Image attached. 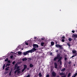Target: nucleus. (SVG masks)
I'll return each mask as SVG.
<instances>
[{
    "mask_svg": "<svg viewBox=\"0 0 77 77\" xmlns=\"http://www.w3.org/2000/svg\"><path fill=\"white\" fill-rule=\"evenodd\" d=\"M33 48L31 50H33V52H32V53H33L35 51L37 50V48H38V45L37 44H34L33 45Z\"/></svg>",
    "mask_w": 77,
    "mask_h": 77,
    "instance_id": "nucleus-1",
    "label": "nucleus"
},
{
    "mask_svg": "<svg viewBox=\"0 0 77 77\" xmlns=\"http://www.w3.org/2000/svg\"><path fill=\"white\" fill-rule=\"evenodd\" d=\"M33 51H34L33 50H29L23 53V55H24V56H26V55H27V54H28V53H33Z\"/></svg>",
    "mask_w": 77,
    "mask_h": 77,
    "instance_id": "nucleus-2",
    "label": "nucleus"
},
{
    "mask_svg": "<svg viewBox=\"0 0 77 77\" xmlns=\"http://www.w3.org/2000/svg\"><path fill=\"white\" fill-rule=\"evenodd\" d=\"M55 46L56 47H57V48H60L61 50H63V48L62 47V45H60L59 44L56 45Z\"/></svg>",
    "mask_w": 77,
    "mask_h": 77,
    "instance_id": "nucleus-3",
    "label": "nucleus"
},
{
    "mask_svg": "<svg viewBox=\"0 0 77 77\" xmlns=\"http://www.w3.org/2000/svg\"><path fill=\"white\" fill-rule=\"evenodd\" d=\"M52 77H55L56 76V73L54 71L52 72Z\"/></svg>",
    "mask_w": 77,
    "mask_h": 77,
    "instance_id": "nucleus-4",
    "label": "nucleus"
},
{
    "mask_svg": "<svg viewBox=\"0 0 77 77\" xmlns=\"http://www.w3.org/2000/svg\"><path fill=\"white\" fill-rule=\"evenodd\" d=\"M54 68L55 69H57V63H54Z\"/></svg>",
    "mask_w": 77,
    "mask_h": 77,
    "instance_id": "nucleus-5",
    "label": "nucleus"
},
{
    "mask_svg": "<svg viewBox=\"0 0 77 77\" xmlns=\"http://www.w3.org/2000/svg\"><path fill=\"white\" fill-rule=\"evenodd\" d=\"M62 57H60V58L58 59V60L57 61V62H60V61H62L61 60H62Z\"/></svg>",
    "mask_w": 77,
    "mask_h": 77,
    "instance_id": "nucleus-6",
    "label": "nucleus"
},
{
    "mask_svg": "<svg viewBox=\"0 0 77 77\" xmlns=\"http://www.w3.org/2000/svg\"><path fill=\"white\" fill-rule=\"evenodd\" d=\"M27 60V59L26 58H25L22 59L23 61H26Z\"/></svg>",
    "mask_w": 77,
    "mask_h": 77,
    "instance_id": "nucleus-7",
    "label": "nucleus"
},
{
    "mask_svg": "<svg viewBox=\"0 0 77 77\" xmlns=\"http://www.w3.org/2000/svg\"><path fill=\"white\" fill-rule=\"evenodd\" d=\"M76 52V51L75 50H73L72 51V53L73 54H75Z\"/></svg>",
    "mask_w": 77,
    "mask_h": 77,
    "instance_id": "nucleus-8",
    "label": "nucleus"
},
{
    "mask_svg": "<svg viewBox=\"0 0 77 77\" xmlns=\"http://www.w3.org/2000/svg\"><path fill=\"white\" fill-rule=\"evenodd\" d=\"M57 59H58V58H57V57H55L54 58V61H56V60H57Z\"/></svg>",
    "mask_w": 77,
    "mask_h": 77,
    "instance_id": "nucleus-9",
    "label": "nucleus"
},
{
    "mask_svg": "<svg viewBox=\"0 0 77 77\" xmlns=\"http://www.w3.org/2000/svg\"><path fill=\"white\" fill-rule=\"evenodd\" d=\"M64 74H65V73H63V72L60 73L59 74V75H64Z\"/></svg>",
    "mask_w": 77,
    "mask_h": 77,
    "instance_id": "nucleus-10",
    "label": "nucleus"
},
{
    "mask_svg": "<svg viewBox=\"0 0 77 77\" xmlns=\"http://www.w3.org/2000/svg\"><path fill=\"white\" fill-rule=\"evenodd\" d=\"M60 54H58L57 55V57L58 58V59H59V58H60Z\"/></svg>",
    "mask_w": 77,
    "mask_h": 77,
    "instance_id": "nucleus-11",
    "label": "nucleus"
},
{
    "mask_svg": "<svg viewBox=\"0 0 77 77\" xmlns=\"http://www.w3.org/2000/svg\"><path fill=\"white\" fill-rule=\"evenodd\" d=\"M29 67H30V68H32L33 67V65H32V64L31 63L29 65Z\"/></svg>",
    "mask_w": 77,
    "mask_h": 77,
    "instance_id": "nucleus-12",
    "label": "nucleus"
},
{
    "mask_svg": "<svg viewBox=\"0 0 77 77\" xmlns=\"http://www.w3.org/2000/svg\"><path fill=\"white\" fill-rule=\"evenodd\" d=\"M66 69L65 68H64L63 69H62L61 70V71H62V72H63V71H64L65 70H66Z\"/></svg>",
    "mask_w": 77,
    "mask_h": 77,
    "instance_id": "nucleus-13",
    "label": "nucleus"
},
{
    "mask_svg": "<svg viewBox=\"0 0 77 77\" xmlns=\"http://www.w3.org/2000/svg\"><path fill=\"white\" fill-rule=\"evenodd\" d=\"M73 37H75V38H77V35L76 34H73L72 35Z\"/></svg>",
    "mask_w": 77,
    "mask_h": 77,
    "instance_id": "nucleus-14",
    "label": "nucleus"
},
{
    "mask_svg": "<svg viewBox=\"0 0 77 77\" xmlns=\"http://www.w3.org/2000/svg\"><path fill=\"white\" fill-rule=\"evenodd\" d=\"M24 67L23 69H26L27 68V65H24Z\"/></svg>",
    "mask_w": 77,
    "mask_h": 77,
    "instance_id": "nucleus-15",
    "label": "nucleus"
},
{
    "mask_svg": "<svg viewBox=\"0 0 77 77\" xmlns=\"http://www.w3.org/2000/svg\"><path fill=\"white\" fill-rule=\"evenodd\" d=\"M12 69H11V70L10 72V73H9V76H11V72H12Z\"/></svg>",
    "mask_w": 77,
    "mask_h": 77,
    "instance_id": "nucleus-16",
    "label": "nucleus"
},
{
    "mask_svg": "<svg viewBox=\"0 0 77 77\" xmlns=\"http://www.w3.org/2000/svg\"><path fill=\"white\" fill-rule=\"evenodd\" d=\"M51 45H54V43L53 42H52L51 43Z\"/></svg>",
    "mask_w": 77,
    "mask_h": 77,
    "instance_id": "nucleus-17",
    "label": "nucleus"
},
{
    "mask_svg": "<svg viewBox=\"0 0 77 77\" xmlns=\"http://www.w3.org/2000/svg\"><path fill=\"white\" fill-rule=\"evenodd\" d=\"M18 64L17 63L15 64V69H16V68L17 67Z\"/></svg>",
    "mask_w": 77,
    "mask_h": 77,
    "instance_id": "nucleus-18",
    "label": "nucleus"
},
{
    "mask_svg": "<svg viewBox=\"0 0 77 77\" xmlns=\"http://www.w3.org/2000/svg\"><path fill=\"white\" fill-rule=\"evenodd\" d=\"M77 75V73H75L74 75H73V77H75Z\"/></svg>",
    "mask_w": 77,
    "mask_h": 77,
    "instance_id": "nucleus-19",
    "label": "nucleus"
},
{
    "mask_svg": "<svg viewBox=\"0 0 77 77\" xmlns=\"http://www.w3.org/2000/svg\"><path fill=\"white\" fill-rule=\"evenodd\" d=\"M41 46H44V42H42L41 43Z\"/></svg>",
    "mask_w": 77,
    "mask_h": 77,
    "instance_id": "nucleus-20",
    "label": "nucleus"
},
{
    "mask_svg": "<svg viewBox=\"0 0 77 77\" xmlns=\"http://www.w3.org/2000/svg\"><path fill=\"white\" fill-rule=\"evenodd\" d=\"M67 45H68V46H69V48L70 47V44H69V43H67Z\"/></svg>",
    "mask_w": 77,
    "mask_h": 77,
    "instance_id": "nucleus-21",
    "label": "nucleus"
},
{
    "mask_svg": "<svg viewBox=\"0 0 77 77\" xmlns=\"http://www.w3.org/2000/svg\"><path fill=\"white\" fill-rule=\"evenodd\" d=\"M68 40L70 42H71V41H72V38H69Z\"/></svg>",
    "mask_w": 77,
    "mask_h": 77,
    "instance_id": "nucleus-22",
    "label": "nucleus"
},
{
    "mask_svg": "<svg viewBox=\"0 0 77 77\" xmlns=\"http://www.w3.org/2000/svg\"><path fill=\"white\" fill-rule=\"evenodd\" d=\"M38 75L40 77H42V74H41V73H39L38 74Z\"/></svg>",
    "mask_w": 77,
    "mask_h": 77,
    "instance_id": "nucleus-23",
    "label": "nucleus"
},
{
    "mask_svg": "<svg viewBox=\"0 0 77 77\" xmlns=\"http://www.w3.org/2000/svg\"><path fill=\"white\" fill-rule=\"evenodd\" d=\"M70 75H71V73L69 72L68 74L67 77H69Z\"/></svg>",
    "mask_w": 77,
    "mask_h": 77,
    "instance_id": "nucleus-24",
    "label": "nucleus"
},
{
    "mask_svg": "<svg viewBox=\"0 0 77 77\" xmlns=\"http://www.w3.org/2000/svg\"><path fill=\"white\" fill-rule=\"evenodd\" d=\"M17 70H20V67L19 66H18L17 67Z\"/></svg>",
    "mask_w": 77,
    "mask_h": 77,
    "instance_id": "nucleus-25",
    "label": "nucleus"
},
{
    "mask_svg": "<svg viewBox=\"0 0 77 77\" xmlns=\"http://www.w3.org/2000/svg\"><path fill=\"white\" fill-rule=\"evenodd\" d=\"M5 64H4L3 66V69H5Z\"/></svg>",
    "mask_w": 77,
    "mask_h": 77,
    "instance_id": "nucleus-26",
    "label": "nucleus"
},
{
    "mask_svg": "<svg viewBox=\"0 0 77 77\" xmlns=\"http://www.w3.org/2000/svg\"><path fill=\"white\" fill-rule=\"evenodd\" d=\"M18 54L19 55H20V54H22L21 52L20 51L18 52Z\"/></svg>",
    "mask_w": 77,
    "mask_h": 77,
    "instance_id": "nucleus-27",
    "label": "nucleus"
},
{
    "mask_svg": "<svg viewBox=\"0 0 77 77\" xmlns=\"http://www.w3.org/2000/svg\"><path fill=\"white\" fill-rule=\"evenodd\" d=\"M20 48H21V46H19L17 48V50H18V49H20Z\"/></svg>",
    "mask_w": 77,
    "mask_h": 77,
    "instance_id": "nucleus-28",
    "label": "nucleus"
},
{
    "mask_svg": "<svg viewBox=\"0 0 77 77\" xmlns=\"http://www.w3.org/2000/svg\"><path fill=\"white\" fill-rule=\"evenodd\" d=\"M8 58H7L5 60V62H8Z\"/></svg>",
    "mask_w": 77,
    "mask_h": 77,
    "instance_id": "nucleus-29",
    "label": "nucleus"
},
{
    "mask_svg": "<svg viewBox=\"0 0 77 77\" xmlns=\"http://www.w3.org/2000/svg\"><path fill=\"white\" fill-rule=\"evenodd\" d=\"M29 59V61H31V60H32V58H28Z\"/></svg>",
    "mask_w": 77,
    "mask_h": 77,
    "instance_id": "nucleus-30",
    "label": "nucleus"
},
{
    "mask_svg": "<svg viewBox=\"0 0 77 77\" xmlns=\"http://www.w3.org/2000/svg\"><path fill=\"white\" fill-rule=\"evenodd\" d=\"M60 65H62V61H60Z\"/></svg>",
    "mask_w": 77,
    "mask_h": 77,
    "instance_id": "nucleus-31",
    "label": "nucleus"
},
{
    "mask_svg": "<svg viewBox=\"0 0 77 77\" xmlns=\"http://www.w3.org/2000/svg\"><path fill=\"white\" fill-rule=\"evenodd\" d=\"M18 70V71H17V73H18L19 74L20 73V70Z\"/></svg>",
    "mask_w": 77,
    "mask_h": 77,
    "instance_id": "nucleus-32",
    "label": "nucleus"
},
{
    "mask_svg": "<svg viewBox=\"0 0 77 77\" xmlns=\"http://www.w3.org/2000/svg\"><path fill=\"white\" fill-rule=\"evenodd\" d=\"M16 62L15 61H14L12 62V64L13 65H15V63H16Z\"/></svg>",
    "mask_w": 77,
    "mask_h": 77,
    "instance_id": "nucleus-33",
    "label": "nucleus"
},
{
    "mask_svg": "<svg viewBox=\"0 0 77 77\" xmlns=\"http://www.w3.org/2000/svg\"><path fill=\"white\" fill-rule=\"evenodd\" d=\"M18 70H16L15 71H14V74H15L16 73H17V72L18 71Z\"/></svg>",
    "mask_w": 77,
    "mask_h": 77,
    "instance_id": "nucleus-34",
    "label": "nucleus"
},
{
    "mask_svg": "<svg viewBox=\"0 0 77 77\" xmlns=\"http://www.w3.org/2000/svg\"><path fill=\"white\" fill-rule=\"evenodd\" d=\"M64 60L65 61H66V60H67V58H66V57H65L64 58Z\"/></svg>",
    "mask_w": 77,
    "mask_h": 77,
    "instance_id": "nucleus-35",
    "label": "nucleus"
},
{
    "mask_svg": "<svg viewBox=\"0 0 77 77\" xmlns=\"http://www.w3.org/2000/svg\"><path fill=\"white\" fill-rule=\"evenodd\" d=\"M25 44L26 45H29V43H27V42H26L25 43Z\"/></svg>",
    "mask_w": 77,
    "mask_h": 77,
    "instance_id": "nucleus-36",
    "label": "nucleus"
},
{
    "mask_svg": "<svg viewBox=\"0 0 77 77\" xmlns=\"http://www.w3.org/2000/svg\"><path fill=\"white\" fill-rule=\"evenodd\" d=\"M8 70H9V68H6L5 69V70L6 71H8Z\"/></svg>",
    "mask_w": 77,
    "mask_h": 77,
    "instance_id": "nucleus-37",
    "label": "nucleus"
},
{
    "mask_svg": "<svg viewBox=\"0 0 77 77\" xmlns=\"http://www.w3.org/2000/svg\"><path fill=\"white\" fill-rule=\"evenodd\" d=\"M50 77V75H49V74H48L46 75V77Z\"/></svg>",
    "mask_w": 77,
    "mask_h": 77,
    "instance_id": "nucleus-38",
    "label": "nucleus"
},
{
    "mask_svg": "<svg viewBox=\"0 0 77 77\" xmlns=\"http://www.w3.org/2000/svg\"><path fill=\"white\" fill-rule=\"evenodd\" d=\"M62 42H65V40L64 39H62Z\"/></svg>",
    "mask_w": 77,
    "mask_h": 77,
    "instance_id": "nucleus-39",
    "label": "nucleus"
},
{
    "mask_svg": "<svg viewBox=\"0 0 77 77\" xmlns=\"http://www.w3.org/2000/svg\"><path fill=\"white\" fill-rule=\"evenodd\" d=\"M65 36H63L62 37V39H65Z\"/></svg>",
    "mask_w": 77,
    "mask_h": 77,
    "instance_id": "nucleus-40",
    "label": "nucleus"
},
{
    "mask_svg": "<svg viewBox=\"0 0 77 77\" xmlns=\"http://www.w3.org/2000/svg\"><path fill=\"white\" fill-rule=\"evenodd\" d=\"M8 63H11V61H10V60H8Z\"/></svg>",
    "mask_w": 77,
    "mask_h": 77,
    "instance_id": "nucleus-41",
    "label": "nucleus"
},
{
    "mask_svg": "<svg viewBox=\"0 0 77 77\" xmlns=\"http://www.w3.org/2000/svg\"><path fill=\"white\" fill-rule=\"evenodd\" d=\"M7 66H10V64L8 63V64H7Z\"/></svg>",
    "mask_w": 77,
    "mask_h": 77,
    "instance_id": "nucleus-42",
    "label": "nucleus"
},
{
    "mask_svg": "<svg viewBox=\"0 0 77 77\" xmlns=\"http://www.w3.org/2000/svg\"><path fill=\"white\" fill-rule=\"evenodd\" d=\"M10 58L11 59L13 58V55H11L10 56Z\"/></svg>",
    "mask_w": 77,
    "mask_h": 77,
    "instance_id": "nucleus-43",
    "label": "nucleus"
},
{
    "mask_svg": "<svg viewBox=\"0 0 77 77\" xmlns=\"http://www.w3.org/2000/svg\"><path fill=\"white\" fill-rule=\"evenodd\" d=\"M77 53H76L74 55H73V56H74V57H75V56H77Z\"/></svg>",
    "mask_w": 77,
    "mask_h": 77,
    "instance_id": "nucleus-44",
    "label": "nucleus"
},
{
    "mask_svg": "<svg viewBox=\"0 0 77 77\" xmlns=\"http://www.w3.org/2000/svg\"><path fill=\"white\" fill-rule=\"evenodd\" d=\"M30 77V75H28L26 77Z\"/></svg>",
    "mask_w": 77,
    "mask_h": 77,
    "instance_id": "nucleus-45",
    "label": "nucleus"
},
{
    "mask_svg": "<svg viewBox=\"0 0 77 77\" xmlns=\"http://www.w3.org/2000/svg\"><path fill=\"white\" fill-rule=\"evenodd\" d=\"M72 32L73 33H75V31H74V30H72Z\"/></svg>",
    "mask_w": 77,
    "mask_h": 77,
    "instance_id": "nucleus-46",
    "label": "nucleus"
},
{
    "mask_svg": "<svg viewBox=\"0 0 77 77\" xmlns=\"http://www.w3.org/2000/svg\"><path fill=\"white\" fill-rule=\"evenodd\" d=\"M25 69H23L22 70V72H23L24 70H25Z\"/></svg>",
    "mask_w": 77,
    "mask_h": 77,
    "instance_id": "nucleus-47",
    "label": "nucleus"
},
{
    "mask_svg": "<svg viewBox=\"0 0 77 77\" xmlns=\"http://www.w3.org/2000/svg\"><path fill=\"white\" fill-rule=\"evenodd\" d=\"M8 73V72L6 71L5 72V74H7V73Z\"/></svg>",
    "mask_w": 77,
    "mask_h": 77,
    "instance_id": "nucleus-48",
    "label": "nucleus"
},
{
    "mask_svg": "<svg viewBox=\"0 0 77 77\" xmlns=\"http://www.w3.org/2000/svg\"><path fill=\"white\" fill-rule=\"evenodd\" d=\"M71 62L70 61H69V62H68V63L69 64H70V63H71Z\"/></svg>",
    "mask_w": 77,
    "mask_h": 77,
    "instance_id": "nucleus-49",
    "label": "nucleus"
},
{
    "mask_svg": "<svg viewBox=\"0 0 77 77\" xmlns=\"http://www.w3.org/2000/svg\"><path fill=\"white\" fill-rule=\"evenodd\" d=\"M41 39H42V40H44V38H41Z\"/></svg>",
    "mask_w": 77,
    "mask_h": 77,
    "instance_id": "nucleus-50",
    "label": "nucleus"
},
{
    "mask_svg": "<svg viewBox=\"0 0 77 77\" xmlns=\"http://www.w3.org/2000/svg\"><path fill=\"white\" fill-rule=\"evenodd\" d=\"M29 68H27V70H29Z\"/></svg>",
    "mask_w": 77,
    "mask_h": 77,
    "instance_id": "nucleus-51",
    "label": "nucleus"
},
{
    "mask_svg": "<svg viewBox=\"0 0 77 77\" xmlns=\"http://www.w3.org/2000/svg\"><path fill=\"white\" fill-rule=\"evenodd\" d=\"M72 58L74 57V55H72Z\"/></svg>",
    "mask_w": 77,
    "mask_h": 77,
    "instance_id": "nucleus-52",
    "label": "nucleus"
},
{
    "mask_svg": "<svg viewBox=\"0 0 77 77\" xmlns=\"http://www.w3.org/2000/svg\"><path fill=\"white\" fill-rule=\"evenodd\" d=\"M56 52H58V50H57L56 51Z\"/></svg>",
    "mask_w": 77,
    "mask_h": 77,
    "instance_id": "nucleus-53",
    "label": "nucleus"
},
{
    "mask_svg": "<svg viewBox=\"0 0 77 77\" xmlns=\"http://www.w3.org/2000/svg\"><path fill=\"white\" fill-rule=\"evenodd\" d=\"M34 38V39H36L37 37H35Z\"/></svg>",
    "mask_w": 77,
    "mask_h": 77,
    "instance_id": "nucleus-54",
    "label": "nucleus"
},
{
    "mask_svg": "<svg viewBox=\"0 0 77 77\" xmlns=\"http://www.w3.org/2000/svg\"><path fill=\"white\" fill-rule=\"evenodd\" d=\"M72 58V57H70V59H71V58Z\"/></svg>",
    "mask_w": 77,
    "mask_h": 77,
    "instance_id": "nucleus-55",
    "label": "nucleus"
},
{
    "mask_svg": "<svg viewBox=\"0 0 77 77\" xmlns=\"http://www.w3.org/2000/svg\"><path fill=\"white\" fill-rule=\"evenodd\" d=\"M7 66H8L7 65H6V66H5V67H7Z\"/></svg>",
    "mask_w": 77,
    "mask_h": 77,
    "instance_id": "nucleus-56",
    "label": "nucleus"
},
{
    "mask_svg": "<svg viewBox=\"0 0 77 77\" xmlns=\"http://www.w3.org/2000/svg\"><path fill=\"white\" fill-rule=\"evenodd\" d=\"M9 68V67H7V68Z\"/></svg>",
    "mask_w": 77,
    "mask_h": 77,
    "instance_id": "nucleus-57",
    "label": "nucleus"
},
{
    "mask_svg": "<svg viewBox=\"0 0 77 77\" xmlns=\"http://www.w3.org/2000/svg\"><path fill=\"white\" fill-rule=\"evenodd\" d=\"M56 77H59V76H57Z\"/></svg>",
    "mask_w": 77,
    "mask_h": 77,
    "instance_id": "nucleus-58",
    "label": "nucleus"
},
{
    "mask_svg": "<svg viewBox=\"0 0 77 77\" xmlns=\"http://www.w3.org/2000/svg\"><path fill=\"white\" fill-rule=\"evenodd\" d=\"M56 44H57V42H56Z\"/></svg>",
    "mask_w": 77,
    "mask_h": 77,
    "instance_id": "nucleus-59",
    "label": "nucleus"
},
{
    "mask_svg": "<svg viewBox=\"0 0 77 77\" xmlns=\"http://www.w3.org/2000/svg\"><path fill=\"white\" fill-rule=\"evenodd\" d=\"M65 56L66 57L67 56L65 55Z\"/></svg>",
    "mask_w": 77,
    "mask_h": 77,
    "instance_id": "nucleus-60",
    "label": "nucleus"
},
{
    "mask_svg": "<svg viewBox=\"0 0 77 77\" xmlns=\"http://www.w3.org/2000/svg\"><path fill=\"white\" fill-rule=\"evenodd\" d=\"M22 50H23V49H22Z\"/></svg>",
    "mask_w": 77,
    "mask_h": 77,
    "instance_id": "nucleus-61",
    "label": "nucleus"
},
{
    "mask_svg": "<svg viewBox=\"0 0 77 77\" xmlns=\"http://www.w3.org/2000/svg\"><path fill=\"white\" fill-rule=\"evenodd\" d=\"M74 66H75V64H74Z\"/></svg>",
    "mask_w": 77,
    "mask_h": 77,
    "instance_id": "nucleus-62",
    "label": "nucleus"
},
{
    "mask_svg": "<svg viewBox=\"0 0 77 77\" xmlns=\"http://www.w3.org/2000/svg\"><path fill=\"white\" fill-rule=\"evenodd\" d=\"M51 54H52V53H51Z\"/></svg>",
    "mask_w": 77,
    "mask_h": 77,
    "instance_id": "nucleus-63",
    "label": "nucleus"
},
{
    "mask_svg": "<svg viewBox=\"0 0 77 77\" xmlns=\"http://www.w3.org/2000/svg\"><path fill=\"white\" fill-rule=\"evenodd\" d=\"M64 51H65V50H64Z\"/></svg>",
    "mask_w": 77,
    "mask_h": 77,
    "instance_id": "nucleus-64",
    "label": "nucleus"
}]
</instances>
